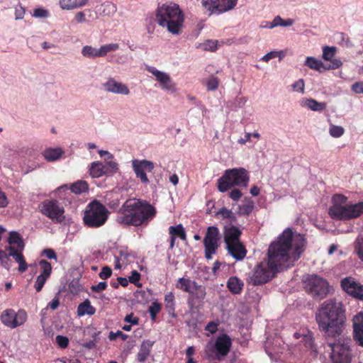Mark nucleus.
I'll list each match as a JSON object with an SVG mask.
<instances>
[{
	"instance_id": "obj_56",
	"label": "nucleus",
	"mask_w": 363,
	"mask_h": 363,
	"mask_svg": "<svg viewBox=\"0 0 363 363\" xmlns=\"http://www.w3.org/2000/svg\"><path fill=\"white\" fill-rule=\"evenodd\" d=\"M9 204V199L6 194L0 188V209L6 208Z\"/></svg>"
},
{
	"instance_id": "obj_43",
	"label": "nucleus",
	"mask_w": 363,
	"mask_h": 363,
	"mask_svg": "<svg viewBox=\"0 0 363 363\" xmlns=\"http://www.w3.org/2000/svg\"><path fill=\"white\" fill-rule=\"evenodd\" d=\"M328 132L331 137L338 138L344 135L345 128L341 125L330 124Z\"/></svg>"
},
{
	"instance_id": "obj_55",
	"label": "nucleus",
	"mask_w": 363,
	"mask_h": 363,
	"mask_svg": "<svg viewBox=\"0 0 363 363\" xmlns=\"http://www.w3.org/2000/svg\"><path fill=\"white\" fill-rule=\"evenodd\" d=\"M219 81L216 77H211L206 82V86L208 91L216 90L218 86Z\"/></svg>"
},
{
	"instance_id": "obj_22",
	"label": "nucleus",
	"mask_w": 363,
	"mask_h": 363,
	"mask_svg": "<svg viewBox=\"0 0 363 363\" xmlns=\"http://www.w3.org/2000/svg\"><path fill=\"white\" fill-rule=\"evenodd\" d=\"M90 0H59V6L63 11H72L88 5Z\"/></svg>"
},
{
	"instance_id": "obj_44",
	"label": "nucleus",
	"mask_w": 363,
	"mask_h": 363,
	"mask_svg": "<svg viewBox=\"0 0 363 363\" xmlns=\"http://www.w3.org/2000/svg\"><path fill=\"white\" fill-rule=\"evenodd\" d=\"M150 345H146L145 342H143L140 347V351L138 354V359L139 362H145L150 354Z\"/></svg>"
},
{
	"instance_id": "obj_12",
	"label": "nucleus",
	"mask_w": 363,
	"mask_h": 363,
	"mask_svg": "<svg viewBox=\"0 0 363 363\" xmlns=\"http://www.w3.org/2000/svg\"><path fill=\"white\" fill-rule=\"evenodd\" d=\"M219 230L216 226H210L207 228L206 235L203 238V245L205 247V257L207 259H211L218 247Z\"/></svg>"
},
{
	"instance_id": "obj_36",
	"label": "nucleus",
	"mask_w": 363,
	"mask_h": 363,
	"mask_svg": "<svg viewBox=\"0 0 363 363\" xmlns=\"http://www.w3.org/2000/svg\"><path fill=\"white\" fill-rule=\"evenodd\" d=\"M69 189L73 193L80 194L88 191L89 185L86 181L79 180L73 183Z\"/></svg>"
},
{
	"instance_id": "obj_60",
	"label": "nucleus",
	"mask_w": 363,
	"mask_h": 363,
	"mask_svg": "<svg viewBox=\"0 0 363 363\" xmlns=\"http://www.w3.org/2000/svg\"><path fill=\"white\" fill-rule=\"evenodd\" d=\"M196 296L199 299H203L206 296V290L201 286H198L196 284V288H195Z\"/></svg>"
},
{
	"instance_id": "obj_21",
	"label": "nucleus",
	"mask_w": 363,
	"mask_h": 363,
	"mask_svg": "<svg viewBox=\"0 0 363 363\" xmlns=\"http://www.w3.org/2000/svg\"><path fill=\"white\" fill-rule=\"evenodd\" d=\"M353 337L359 345L363 347V313L359 312L352 320Z\"/></svg>"
},
{
	"instance_id": "obj_19",
	"label": "nucleus",
	"mask_w": 363,
	"mask_h": 363,
	"mask_svg": "<svg viewBox=\"0 0 363 363\" xmlns=\"http://www.w3.org/2000/svg\"><path fill=\"white\" fill-rule=\"evenodd\" d=\"M336 52L337 48L335 46H325L323 48V59L330 62V65L327 67L328 69H335L342 65L340 60L334 58Z\"/></svg>"
},
{
	"instance_id": "obj_61",
	"label": "nucleus",
	"mask_w": 363,
	"mask_h": 363,
	"mask_svg": "<svg viewBox=\"0 0 363 363\" xmlns=\"http://www.w3.org/2000/svg\"><path fill=\"white\" fill-rule=\"evenodd\" d=\"M351 89L355 94H363V82H355Z\"/></svg>"
},
{
	"instance_id": "obj_33",
	"label": "nucleus",
	"mask_w": 363,
	"mask_h": 363,
	"mask_svg": "<svg viewBox=\"0 0 363 363\" xmlns=\"http://www.w3.org/2000/svg\"><path fill=\"white\" fill-rule=\"evenodd\" d=\"M89 172L92 178H99L103 175H106L103 163L100 162L91 163L89 167Z\"/></svg>"
},
{
	"instance_id": "obj_41",
	"label": "nucleus",
	"mask_w": 363,
	"mask_h": 363,
	"mask_svg": "<svg viewBox=\"0 0 363 363\" xmlns=\"http://www.w3.org/2000/svg\"><path fill=\"white\" fill-rule=\"evenodd\" d=\"M102 14L104 16H113L117 11L116 4L112 2L106 1L101 4Z\"/></svg>"
},
{
	"instance_id": "obj_26",
	"label": "nucleus",
	"mask_w": 363,
	"mask_h": 363,
	"mask_svg": "<svg viewBox=\"0 0 363 363\" xmlns=\"http://www.w3.org/2000/svg\"><path fill=\"white\" fill-rule=\"evenodd\" d=\"M301 106L313 111H323L327 107L324 102H318L315 99L308 98L301 101Z\"/></svg>"
},
{
	"instance_id": "obj_16",
	"label": "nucleus",
	"mask_w": 363,
	"mask_h": 363,
	"mask_svg": "<svg viewBox=\"0 0 363 363\" xmlns=\"http://www.w3.org/2000/svg\"><path fill=\"white\" fill-rule=\"evenodd\" d=\"M342 289L349 296L359 300H363V284L354 277H347L341 280Z\"/></svg>"
},
{
	"instance_id": "obj_51",
	"label": "nucleus",
	"mask_w": 363,
	"mask_h": 363,
	"mask_svg": "<svg viewBox=\"0 0 363 363\" xmlns=\"http://www.w3.org/2000/svg\"><path fill=\"white\" fill-rule=\"evenodd\" d=\"M277 27V26H283V27H288L291 26L294 24V20L291 18H288L286 20H284L281 16H277L274 17Z\"/></svg>"
},
{
	"instance_id": "obj_35",
	"label": "nucleus",
	"mask_w": 363,
	"mask_h": 363,
	"mask_svg": "<svg viewBox=\"0 0 363 363\" xmlns=\"http://www.w3.org/2000/svg\"><path fill=\"white\" fill-rule=\"evenodd\" d=\"M82 55L86 58H98L100 57L99 48L85 45L82 48Z\"/></svg>"
},
{
	"instance_id": "obj_57",
	"label": "nucleus",
	"mask_w": 363,
	"mask_h": 363,
	"mask_svg": "<svg viewBox=\"0 0 363 363\" xmlns=\"http://www.w3.org/2000/svg\"><path fill=\"white\" fill-rule=\"evenodd\" d=\"M118 337H121L122 340H125L128 337V335L123 333L121 330H118L116 332L111 331L109 333L108 338L111 340H115Z\"/></svg>"
},
{
	"instance_id": "obj_1",
	"label": "nucleus",
	"mask_w": 363,
	"mask_h": 363,
	"mask_svg": "<svg viewBox=\"0 0 363 363\" xmlns=\"http://www.w3.org/2000/svg\"><path fill=\"white\" fill-rule=\"evenodd\" d=\"M316 321L327 337H339L336 342L329 344L332 362L350 363V340L340 337L346 321L345 308L342 301L329 299L323 303L316 313Z\"/></svg>"
},
{
	"instance_id": "obj_40",
	"label": "nucleus",
	"mask_w": 363,
	"mask_h": 363,
	"mask_svg": "<svg viewBox=\"0 0 363 363\" xmlns=\"http://www.w3.org/2000/svg\"><path fill=\"white\" fill-rule=\"evenodd\" d=\"M201 5L208 15L217 14V0H201Z\"/></svg>"
},
{
	"instance_id": "obj_9",
	"label": "nucleus",
	"mask_w": 363,
	"mask_h": 363,
	"mask_svg": "<svg viewBox=\"0 0 363 363\" xmlns=\"http://www.w3.org/2000/svg\"><path fill=\"white\" fill-rule=\"evenodd\" d=\"M281 271L268 258L257 264L249 275L250 282L254 285L263 284L272 279L275 274Z\"/></svg>"
},
{
	"instance_id": "obj_47",
	"label": "nucleus",
	"mask_w": 363,
	"mask_h": 363,
	"mask_svg": "<svg viewBox=\"0 0 363 363\" xmlns=\"http://www.w3.org/2000/svg\"><path fill=\"white\" fill-rule=\"evenodd\" d=\"M253 208V202L248 201L242 206H239L238 213L241 215H248L252 211Z\"/></svg>"
},
{
	"instance_id": "obj_7",
	"label": "nucleus",
	"mask_w": 363,
	"mask_h": 363,
	"mask_svg": "<svg viewBox=\"0 0 363 363\" xmlns=\"http://www.w3.org/2000/svg\"><path fill=\"white\" fill-rule=\"evenodd\" d=\"M249 180L248 172L245 168L229 169L218 179V189L220 192H225L235 186L246 187Z\"/></svg>"
},
{
	"instance_id": "obj_48",
	"label": "nucleus",
	"mask_w": 363,
	"mask_h": 363,
	"mask_svg": "<svg viewBox=\"0 0 363 363\" xmlns=\"http://www.w3.org/2000/svg\"><path fill=\"white\" fill-rule=\"evenodd\" d=\"M294 336L296 338L298 339L302 335L298 333H294ZM302 342L306 349L312 348L313 347V338L311 334H306L303 335Z\"/></svg>"
},
{
	"instance_id": "obj_31",
	"label": "nucleus",
	"mask_w": 363,
	"mask_h": 363,
	"mask_svg": "<svg viewBox=\"0 0 363 363\" xmlns=\"http://www.w3.org/2000/svg\"><path fill=\"white\" fill-rule=\"evenodd\" d=\"M243 282L237 277L229 278L227 282V286L230 292L235 294H240L243 288Z\"/></svg>"
},
{
	"instance_id": "obj_14",
	"label": "nucleus",
	"mask_w": 363,
	"mask_h": 363,
	"mask_svg": "<svg viewBox=\"0 0 363 363\" xmlns=\"http://www.w3.org/2000/svg\"><path fill=\"white\" fill-rule=\"evenodd\" d=\"M1 322L7 327L16 328L23 325L27 320V313L23 310L15 312L12 309L4 311L1 315Z\"/></svg>"
},
{
	"instance_id": "obj_10",
	"label": "nucleus",
	"mask_w": 363,
	"mask_h": 363,
	"mask_svg": "<svg viewBox=\"0 0 363 363\" xmlns=\"http://www.w3.org/2000/svg\"><path fill=\"white\" fill-rule=\"evenodd\" d=\"M145 69L153 76L155 81L157 82L162 90L169 94L177 92V84L169 73L159 70L152 66H147Z\"/></svg>"
},
{
	"instance_id": "obj_46",
	"label": "nucleus",
	"mask_w": 363,
	"mask_h": 363,
	"mask_svg": "<svg viewBox=\"0 0 363 363\" xmlns=\"http://www.w3.org/2000/svg\"><path fill=\"white\" fill-rule=\"evenodd\" d=\"M32 16L35 18H48L50 16V12L45 8L38 7L33 9Z\"/></svg>"
},
{
	"instance_id": "obj_64",
	"label": "nucleus",
	"mask_w": 363,
	"mask_h": 363,
	"mask_svg": "<svg viewBox=\"0 0 363 363\" xmlns=\"http://www.w3.org/2000/svg\"><path fill=\"white\" fill-rule=\"evenodd\" d=\"M140 279V274L136 270H133L131 273V275L128 278L130 282L133 284H136L138 281H139Z\"/></svg>"
},
{
	"instance_id": "obj_45",
	"label": "nucleus",
	"mask_w": 363,
	"mask_h": 363,
	"mask_svg": "<svg viewBox=\"0 0 363 363\" xmlns=\"http://www.w3.org/2000/svg\"><path fill=\"white\" fill-rule=\"evenodd\" d=\"M128 255L126 253L121 252L119 256L115 257V267L116 269H121L123 267L128 264Z\"/></svg>"
},
{
	"instance_id": "obj_59",
	"label": "nucleus",
	"mask_w": 363,
	"mask_h": 363,
	"mask_svg": "<svg viewBox=\"0 0 363 363\" xmlns=\"http://www.w3.org/2000/svg\"><path fill=\"white\" fill-rule=\"evenodd\" d=\"M112 274L111 269L108 267H104L101 269V272L99 273V276L101 279H106L108 277H111Z\"/></svg>"
},
{
	"instance_id": "obj_13",
	"label": "nucleus",
	"mask_w": 363,
	"mask_h": 363,
	"mask_svg": "<svg viewBox=\"0 0 363 363\" xmlns=\"http://www.w3.org/2000/svg\"><path fill=\"white\" fill-rule=\"evenodd\" d=\"M40 211L49 218L61 222L64 219V209L55 200H46L39 205Z\"/></svg>"
},
{
	"instance_id": "obj_42",
	"label": "nucleus",
	"mask_w": 363,
	"mask_h": 363,
	"mask_svg": "<svg viewBox=\"0 0 363 363\" xmlns=\"http://www.w3.org/2000/svg\"><path fill=\"white\" fill-rule=\"evenodd\" d=\"M218 41L216 40H206L199 45V48L206 51L214 52L218 49Z\"/></svg>"
},
{
	"instance_id": "obj_8",
	"label": "nucleus",
	"mask_w": 363,
	"mask_h": 363,
	"mask_svg": "<svg viewBox=\"0 0 363 363\" xmlns=\"http://www.w3.org/2000/svg\"><path fill=\"white\" fill-rule=\"evenodd\" d=\"M108 216L107 208L99 201L94 200L87 205L83 220L89 228H99L106 223Z\"/></svg>"
},
{
	"instance_id": "obj_53",
	"label": "nucleus",
	"mask_w": 363,
	"mask_h": 363,
	"mask_svg": "<svg viewBox=\"0 0 363 363\" xmlns=\"http://www.w3.org/2000/svg\"><path fill=\"white\" fill-rule=\"evenodd\" d=\"M292 89H293L294 91L303 94L304 90H305V83H304L303 79H298V81L295 82L292 84Z\"/></svg>"
},
{
	"instance_id": "obj_5",
	"label": "nucleus",
	"mask_w": 363,
	"mask_h": 363,
	"mask_svg": "<svg viewBox=\"0 0 363 363\" xmlns=\"http://www.w3.org/2000/svg\"><path fill=\"white\" fill-rule=\"evenodd\" d=\"M347 198L342 195H335L333 198V204L329 208V215L333 219L350 220L363 214V201L357 203H345Z\"/></svg>"
},
{
	"instance_id": "obj_39",
	"label": "nucleus",
	"mask_w": 363,
	"mask_h": 363,
	"mask_svg": "<svg viewBox=\"0 0 363 363\" xmlns=\"http://www.w3.org/2000/svg\"><path fill=\"white\" fill-rule=\"evenodd\" d=\"M169 233L171 235L174 237L177 236L183 240H185L186 238L184 228L181 224H179L176 226H170L169 228Z\"/></svg>"
},
{
	"instance_id": "obj_32",
	"label": "nucleus",
	"mask_w": 363,
	"mask_h": 363,
	"mask_svg": "<svg viewBox=\"0 0 363 363\" xmlns=\"http://www.w3.org/2000/svg\"><path fill=\"white\" fill-rule=\"evenodd\" d=\"M305 65L311 69H314L320 72L328 69L327 67L323 65V62L313 57H307L305 60Z\"/></svg>"
},
{
	"instance_id": "obj_25",
	"label": "nucleus",
	"mask_w": 363,
	"mask_h": 363,
	"mask_svg": "<svg viewBox=\"0 0 363 363\" xmlns=\"http://www.w3.org/2000/svg\"><path fill=\"white\" fill-rule=\"evenodd\" d=\"M93 13L94 11L90 9L79 11L74 13V21L76 23L80 24L87 23L89 20L97 19V16H94Z\"/></svg>"
},
{
	"instance_id": "obj_24",
	"label": "nucleus",
	"mask_w": 363,
	"mask_h": 363,
	"mask_svg": "<svg viewBox=\"0 0 363 363\" xmlns=\"http://www.w3.org/2000/svg\"><path fill=\"white\" fill-rule=\"evenodd\" d=\"M8 242L9 244L8 247L13 248V250L16 252L23 251L24 250V242L18 232H10L9 236L8 238Z\"/></svg>"
},
{
	"instance_id": "obj_30",
	"label": "nucleus",
	"mask_w": 363,
	"mask_h": 363,
	"mask_svg": "<svg viewBox=\"0 0 363 363\" xmlns=\"http://www.w3.org/2000/svg\"><path fill=\"white\" fill-rule=\"evenodd\" d=\"M238 0H217V14H220L235 8Z\"/></svg>"
},
{
	"instance_id": "obj_3",
	"label": "nucleus",
	"mask_w": 363,
	"mask_h": 363,
	"mask_svg": "<svg viewBox=\"0 0 363 363\" xmlns=\"http://www.w3.org/2000/svg\"><path fill=\"white\" fill-rule=\"evenodd\" d=\"M155 208L137 199H128L119 209L116 221L124 225L139 226L148 223L156 215Z\"/></svg>"
},
{
	"instance_id": "obj_6",
	"label": "nucleus",
	"mask_w": 363,
	"mask_h": 363,
	"mask_svg": "<svg viewBox=\"0 0 363 363\" xmlns=\"http://www.w3.org/2000/svg\"><path fill=\"white\" fill-rule=\"evenodd\" d=\"M241 230L231 224L225 225L223 229L224 241L229 254L237 260H242L247 251L240 240Z\"/></svg>"
},
{
	"instance_id": "obj_27",
	"label": "nucleus",
	"mask_w": 363,
	"mask_h": 363,
	"mask_svg": "<svg viewBox=\"0 0 363 363\" xmlns=\"http://www.w3.org/2000/svg\"><path fill=\"white\" fill-rule=\"evenodd\" d=\"M6 250L9 252V256L12 257L18 264V271L20 272H26L28 269V264L22 254L23 251L16 252L11 247H6Z\"/></svg>"
},
{
	"instance_id": "obj_15",
	"label": "nucleus",
	"mask_w": 363,
	"mask_h": 363,
	"mask_svg": "<svg viewBox=\"0 0 363 363\" xmlns=\"http://www.w3.org/2000/svg\"><path fill=\"white\" fill-rule=\"evenodd\" d=\"M232 342L230 337L223 334L222 335L218 336L214 344V349H215V354L213 355L206 350V354L209 359L213 360V359H218L220 360L221 358L225 357L231 347Z\"/></svg>"
},
{
	"instance_id": "obj_4",
	"label": "nucleus",
	"mask_w": 363,
	"mask_h": 363,
	"mask_svg": "<svg viewBox=\"0 0 363 363\" xmlns=\"http://www.w3.org/2000/svg\"><path fill=\"white\" fill-rule=\"evenodd\" d=\"M155 17L157 24L169 33L172 35L182 33L184 16L178 4L167 3L159 6Z\"/></svg>"
},
{
	"instance_id": "obj_23",
	"label": "nucleus",
	"mask_w": 363,
	"mask_h": 363,
	"mask_svg": "<svg viewBox=\"0 0 363 363\" xmlns=\"http://www.w3.org/2000/svg\"><path fill=\"white\" fill-rule=\"evenodd\" d=\"M65 154V150L61 147H48L43 150L42 155L43 158L49 162H52L59 160Z\"/></svg>"
},
{
	"instance_id": "obj_17",
	"label": "nucleus",
	"mask_w": 363,
	"mask_h": 363,
	"mask_svg": "<svg viewBox=\"0 0 363 363\" xmlns=\"http://www.w3.org/2000/svg\"><path fill=\"white\" fill-rule=\"evenodd\" d=\"M131 164L135 176L140 179L141 182L143 184L149 183V179L146 173L151 172L154 169V163L147 160L135 159L131 161Z\"/></svg>"
},
{
	"instance_id": "obj_11",
	"label": "nucleus",
	"mask_w": 363,
	"mask_h": 363,
	"mask_svg": "<svg viewBox=\"0 0 363 363\" xmlns=\"http://www.w3.org/2000/svg\"><path fill=\"white\" fill-rule=\"evenodd\" d=\"M304 283L306 289L314 296L324 298L329 293L328 281L315 274L309 275Z\"/></svg>"
},
{
	"instance_id": "obj_37",
	"label": "nucleus",
	"mask_w": 363,
	"mask_h": 363,
	"mask_svg": "<svg viewBox=\"0 0 363 363\" xmlns=\"http://www.w3.org/2000/svg\"><path fill=\"white\" fill-rule=\"evenodd\" d=\"M216 216L218 218L228 220L229 221H235L236 220L235 213L231 210L227 209L225 207L218 211L216 213Z\"/></svg>"
},
{
	"instance_id": "obj_29",
	"label": "nucleus",
	"mask_w": 363,
	"mask_h": 363,
	"mask_svg": "<svg viewBox=\"0 0 363 363\" xmlns=\"http://www.w3.org/2000/svg\"><path fill=\"white\" fill-rule=\"evenodd\" d=\"M96 309L91 304L89 300L86 299L78 306L77 315L79 317L85 315H92L95 313Z\"/></svg>"
},
{
	"instance_id": "obj_58",
	"label": "nucleus",
	"mask_w": 363,
	"mask_h": 363,
	"mask_svg": "<svg viewBox=\"0 0 363 363\" xmlns=\"http://www.w3.org/2000/svg\"><path fill=\"white\" fill-rule=\"evenodd\" d=\"M56 342L57 345L62 347L65 348L67 347L69 343V340L67 337L62 335H57L56 337Z\"/></svg>"
},
{
	"instance_id": "obj_62",
	"label": "nucleus",
	"mask_w": 363,
	"mask_h": 363,
	"mask_svg": "<svg viewBox=\"0 0 363 363\" xmlns=\"http://www.w3.org/2000/svg\"><path fill=\"white\" fill-rule=\"evenodd\" d=\"M107 287V284L106 282L105 281H101V282H99L98 284L96 285H93L91 286V289L92 291H96V292H100L101 291H104L106 289Z\"/></svg>"
},
{
	"instance_id": "obj_50",
	"label": "nucleus",
	"mask_w": 363,
	"mask_h": 363,
	"mask_svg": "<svg viewBox=\"0 0 363 363\" xmlns=\"http://www.w3.org/2000/svg\"><path fill=\"white\" fill-rule=\"evenodd\" d=\"M9 254L6 255L2 250L0 251V264L4 268L9 269L11 267Z\"/></svg>"
},
{
	"instance_id": "obj_63",
	"label": "nucleus",
	"mask_w": 363,
	"mask_h": 363,
	"mask_svg": "<svg viewBox=\"0 0 363 363\" xmlns=\"http://www.w3.org/2000/svg\"><path fill=\"white\" fill-rule=\"evenodd\" d=\"M229 196L233 200L238 201L242 196V193L239 189H233L230 192Z\"/></svg>"
},
{
	"instance_id": "obj_52",
	"label": "nucleus",
	"mask_w": 363,
	"mask_h": 363,
	"mask_svg": "<svg viewBox=\"0 0 363 363\" xmlns=\"http://www.w3.org/2000/svg\"><path fill=\"white\" fill-rule=\"evenodd\" d=\"M161 309V305L157 302H153L149 308V313L150 314L152 320H155L157 314Z\"/></svg>"
},
{
	"instance_id": "obj_34",
	"label": "nucleus",
	"mask_w": 363,
	"mask_h": 363,
	"mask_svg": "<svg viewBox=\"0 0 363 363\" xmlns=\"http://www.w3.org/2000/svg\"><path fill=\"white\" fill-rule=\"evenodd\" d=\"M103 165L106 175H113L118 171V164L113 158L106 160Z\"/></svg>"
},
{
	"instance_id": "obj_28",
	"label": "nucleus",
	"mask_w": 363,
	"mask_h": 363,
	"mask_svg": "<svg viewBox=\"0 0 363 363\" xmlns=\"http://www.w3.org/2000/svg\"><path fill=\"white\" fill-rule=\"evenodd\" d=\"M176 287L185 292L194 294L196 283L185 278H179L176 284Z\"/></svg>"
},
{
	"instance_id": "obj_20",
	"label": "nucleus",
	"mask_w": 363,
	"mask_h": 363,
	"mask_svg": "<svg viewBox=\"0 0 363 363\" xmlns=\"http://www.w3.org/2000/svg\"><path fill=\"white\" fill-rule=\"evenodd\" d=\"M40 266L42 269V272L38 276L35 284V288L37 291H40L46 282L47 279L50 277L52 272L51 264L45 261L41 260L40 262Z\"/></svg>"
},
{
	"instance_id": "obj_54",
	"label": "nucleus",
	"mask_w": 363,
	"mask_h": 363,
	"mask_svg": "<svg viewBox=\"0 0 363 363\" xmlns=\"http://www.w3.org/2000/svg\"><path fill=\"white\" fill-rule=\"evenodd\" d=\"M164 301L167 308L174 309V296L172 292H169L165 295Z\"/></svg>"
},
{
	"instance_id": "obj_2",
	"label": "nucleus",
	"mask_w": 363,
	"mask_h": 363,
	"mask_svg": "<svg viewBox=\"0 0 363 363\" xmlns=\"http://www.w3.org/2000/svg\"><path fill=\"white\" fill-rule=\"evenodd\" d=\"M306 246L304 235L286 228L269 246L267 258L281 270L294 266Z\"/></svg>"
},
{
	"instance_id": "obj_18",
	"label": "nucleus",
	"mask_w": 363,
	"mask_h": 363,
	"mask_svg": "<svg viewBox=\"0 0 363 363\" xmlns=\"http://www.w3.org/2000/svg\"><path fill=\"white\" fill-rule=\"evenodd\" d=\"M104 89L113 94L128 96L130 94V89L125 84L117 81L113 77H109L103 84Z\"/></svg>"
},
{
	"instance_id": "obj_49",
	"label": "nucleus",
	"mask_w": 363,
	"mask_h": 363,
	"mask_svg": "<svg viewBox=\"0 0 363 363\" xmlns=\"http://www.w3.org/2000/svg\"><path fill=\"white\" fill-rule=\"evenodd\" d=\"M26 14V9L21 4H18L14 8L15 20L19 21L24 18Z\"/></svg>"
},
{
	"instance_id": "obj_38",
	"label": "nucleus",
	"mask_w": 363,
	"mask_h": 363,
	"mask_svg": "<svg viewBox=\"0 0 363 363\" xmlns=\"http://www.w3.org/2000/svg\"><path fill=\"white\" fill-rule=\"evenodd\" d=\"M119 49V44L116 43H111L108 44L102 45L99 47L100 57H104L108 53L116 52Z\"/></svg>"
}]
</instances>
